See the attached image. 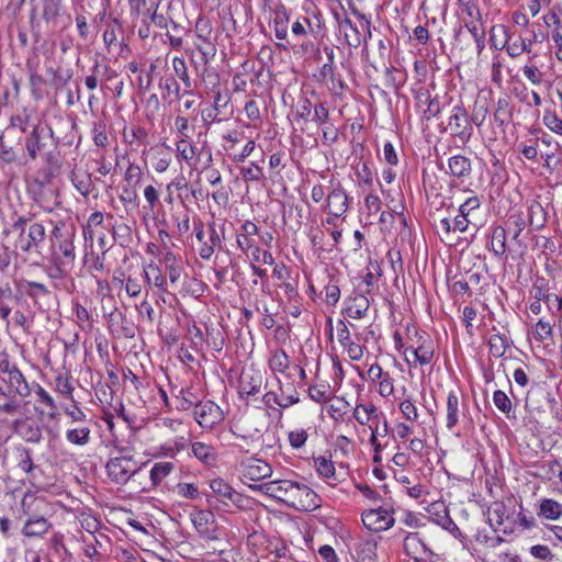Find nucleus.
I'll list each match as a JSON object with an SVG mask.
<instances>
[{"label": "nucleus", "instance_id": "obj_39", "mask_svg": "<svg viewBox=\"0 0 562 562\" xmlns=\"http://www.w3.org/2000/svg\"><path fill=\"white\" fill-rule=\"evenodd\" d=\"M538 36L537 34H533V40H525V38H521V37H518L516 41L514 42H510V43H507V46H506V52L507 54L515 58V57H518L520 56L522 53H529L531 50V45H532V42H538Z\"/></svg>", "mask_w": 562, "mask_h": 562}, {"label": "nucleus", "instance_id": "obj_21", "mask_svg": "<svg viewBox=\"0 0 562 562\" xmlns=\"http://www.w3.org/2000/svg\"><path fill=\"white\" fill-rule=\"evenodd\" d=\"M370 302L364 294H356L346 301L345 313L352 319L364 318L368 314Z\"/></svg>", "mask_w": 562, "mask_h": 562}, {"label": "nucleus", "instance_id": "obj_27", "mask_svg": "<svg viewBox=\"0 0 562 562\" xmlns=\"http://www.w3.org/2000/svg\"><path fill=\"white\" fill-rule=\"evenodd\" d=\"M378 542L372 538L361 539L356 546V554L360 562H376Z\"/></svg>", "mask_w": 562, "mask_h": 562}, {"label": "nucleus", "instance_id": "obj_43", "mask_svg": "<svg viewBox=\"0 0 562 562\" xmlns=\"http://www.w3.org/2000/svg\"><path fill=\"white\" fill-rule=\"evenodd\" d=\"M491 249L495 256H503L506 252V229L497 226L493 229Z\"/></svg>", "mask_w": 562, "mask_h": 562}, {"label": "nucleus", "instance_id": "obj_33", "mask_svg": "<svg viewBox=\"0 0 562 562\" xmlns=\"http://www.w3.org/2000/svg\"><path fill=\"white\" fill-rule=\"evenodd\" d=\"M338 26L345 32V36L349 45L358 47L362 43V35L359 29L347 15H344L342 19H338Z\"/></svg>", "mask_w": 562, "mask_h": 562}, {"label": "nucleus", "instance_id": "obj_52", "mask_svg": "<svg viewBox=\"0 0 562 562\" xmlns=\"http://www.w3.org/2000/svg\"><path fill=\"white\" fill-rule=\"evenodd\" d=\"M481 200L477 195L468 198L459 207V213L473 221L474 213L480 209Z\"/></svg>", "mask_w": 562, "mask_h": 562}, {"label": "nucleus", "instance_id": "obj_61", "mask_svg": "<svg viewBox=\"0 0 562 562\" xmlns=\"http://www.w3.org/2000/svg\"><path fill=\"white\" fill-rule=\"evenodd\" d=\"M400 411L409 422H415L418 418L417 407L411 398H405L400 403Z\"/></svg>", "mask_w": 562, "mask_h": 562}, {"label": "nucleus", "instance_id": "obj_45", "mask_svg": "<svg viewBox=\"0 0 562 562\" xmlns=\"http://www.w3.org/2000/svg\"><path fill=\"white\" fill-rule=\"evenodd\" d=\"M195 146L189 139H178L176 142V153L179 161L190 164L195 156Z\"/></svg>", "mask_w": 562, "mask_h": 562}, {"label": "nucleus", "instance_id": "obj_17", "mask_svg": "<svg viewBox=\"0 0 562 562\" xmlns=\"http://www.w3.org/2000/svg\"><path fill=\"white\" fill-rule=\"evenodd\" d=\"M367 373L370 381L379 384V394L381 396L386 397L393 393V379L378 363L371 364Z\"/></svg>", "mask_w": 562, "mask_h": 562}, {"label": "nucleus", "instance_id": "obj_13", "mask_svg": "<svg viewBox=\"0 0 562 562\" xmlns=\"http://www.w3.org/2000/svg\"><path fill=\"white\" fill-rule=\"evenodd\" d=\"M14 431L26 442L38 443L42 440V428L32 417L18 418L13 422Z\"/></svg>", "mask_w": 562, "mask_h": 562}, {"label": "nucleus", "instance_id": "obj_30", "mask_svg": "<svg viewBox=\"0 0 562 562\" xmlns=\"http://www.w3.org/2000/svg\"><path fill=\"white\" fill-rule=\"evenodd\" d=\"M8 374V383L10 384V387L14 390L16 394H19L22 397H26L31 394V389L25 381L24 375L22 372L16 369H10L7 371Z\"/></svg>", "mask_w": 562, "mask_h": 562}, {"label": "nucleus", "instance_id": "obj_24", "mask_svg": "<svg viewBox=\"0 0 562 562\" xmlns=\"http://www.w3.org/2000/svg\"><path fill=\"white\" fill-rule=\"evenodd\" d=\"M463 411L460 408L459 397L456 392H449L447 396L446 427L451 430L460 422Z\"/></svg>", "mask_w": 562, "mask_h": 562}, {"label": "nucleus", "instance_id": "obj_59", "mask_svg": "<svg viewBox=\"0 0 562 562\" xmlns=\"http://www.w3.org/2000/svg\"><path fill=\"white\" fill-rule=\"evenodd\" d=\"M356 176L364 184L371 186L373 182V172L366 161H360L356 165Z\"/></svg>", "mask_w": 562, "mask_h": 562}, {"label": "nucleus", "instance_id": "obj_34", "mask_svg": "<svg viewBox=\"0 0 562 562\" xmlns=\"http://www.w3.org/2000/svg\"><path fill=\"white\" fill-rule=\"evenodd\" d=\"M528 221L529 225L536 231L544 227L547 223V212L539 202L532 201L530 203L528 209Z\"/></svg>", "mask_w": 562, "mask_h": 562}, {"label": "nucleus", "instance_id": "obj_2", "mask_svg": "<svg viewBox=\"0 0 562 562\" xmlns=\"http://www.w3.org/2000/svg\"><path fill=\"white\" fill-rule=\"evenodd\" d=\"M24 216H19L10 228L3 229L2 247L4 249L13 248L16 251L27 254L32 249H37L46 236L45 227L42 223L33 222Z\"/></svg>", "mask_w": 562, "mask_h": 562}, {"label": "nucleus", "instance_id": "obj_60", "mask_svg": "<svg viewBox=\"0 0 562 562\" xmlns=\"http://www.w3.org/2000/svg\"><path fill=\"white\" fill-rule=\"evenodd\" d=\"M120 200L124 205H137L138 204V193L137 187L125 184L122 188V193L120 194Z\"/></svg>", "mask_w": 562, "mask_h": 562}, {"label": "nucleus", "instance_id": "obj_6", "mask_svg": "<svg viewBox=\"0 0 562 562\" xmlns=\"http://www.w3.org/2000/svg\"><path fill=\"white\" fill-rule=\"evenodd\" d=\"M194 419L205 429H211L223 420V411L213 401L200 402L194 405Z\"/></svg>", "mask_w": 562, "mask_h": 562}, {"label": "nucleus", "instance_id": "obj_4", "mask_svg": "<svg viewBox=\"0 0 562 562\" xmlns=\"http://www.w3.org/2000/svg\"><path fill=\"white\" fill-rule=\"evenodd\" d=\"M286 495V505L296 510L312 512L321 506L317 494L307 485L292 481Z\"/></svg>", "mask_w": 562, "mask_h": 562}, {"label": "nucleus", "instance_id": "obj_63", "mask_svg": "<svg viewBox=\"0 0 562 562\" xmlns=\"http://www.w3.org/2000/svg\"><path fill=\"white\" fill-rule=\"evenodd\" d=\"M55 390L68 398H72L74 387L68 376L58 375L55 379Z\"/></svg>", "mask_w": 562, "mask_h": 562}, {"label": "nucleus", "instance_id": "obj_51", "mask_svg": "<svg viewBox=\"0 0 562 562\" xmlns=\"http://www.w3.org/2000/svg\"><path fill=\"white\" fill-rule=\"evenodd\" d=\"M493 402L494 405L504 413L507 417L510 416V413L513 411V403L512 400L508 397V395L501 390H497L493 394Z\"/></svg>", "mask_w": 562, "mask_h": 562}, {"label": "nucleus", "instance_id": "obj_49", "mask_svg": "<svg viewBox=\"0 0 562 562\" xmlns=\"http://www.w3.org/2000/svg\"><path fill=\"white\" fill-rule=\"evenodd\" d=\"M526 227V221L521 213L512 214L508 218V231L513 235V239L519 241V236Z\"/></svg>", "mask_w": 562, "mask_h": 562}, {"label": "nucleus", "instance_id": "obj_22", "mask_svg": "<svg viewBox=\"0 0 562 562\" xmlns=\"http://www.w3.org/2000/svg\"><path fill=\"white\" fill-rule=\"evenodd\" d=\"M279 384V393L271 391L267 392L263 395V401L266 404L270 405L271 403H274L282 408H286L290 407L291 405L299 403L300 398L295 387L290 386V389H292V392L289 395H284V386L281 384L280 381Z\"/></svg>", "mask_w": 562, "mask_h": 562}, {"label": "nucleus", "instance_id": "obj_14", "mask_svg": "<svg viewBox=\"0 0 562 562\" xmlns=\"http://www.w3.org/2000/svg\"><path fill=\"white\" fill-rule=\"evenodd\" d=\"M427 513L432 522L439 525L445 530L449 531L452 535L459 532V528L452 518L449 516L448 509L445 507L443 503H431L427 507Z\"/></svg>", "mask_w": 562, "mask_h": 562}, {"label": "nucleus", "instance_id": "obj_26", "mask_svg": "<svg viewBox=\"0 0 562 562\" xmlns=\"http://www.w3.org/2000/svg\"><path fill=\"white\" fill-rule=\"evenodd\" d=\"M193 456L205 465H214L217 461L216 449L205 442L196 441L191 446Z\"/></svg>", "mask_w": 562, "mask_h": 562}, {"label": "nucleus", "instance_id": "obj_47", "mask_svg": "<svg viewBox=\"0 0 562 562\" xmlns=\"http://www.w3.org/2000/svg\"><path fill=\"white\" fill-rule=\"evenodd\" d=\"M71 182L74 187L83 195L88 196L92 189V181L90 175L72 172Z\"/></svg>", "mask_w": 562, "mask_h": 562}, {"label": "nucleus", "instance_id": "obj_56", "mask_svg": "<svg viewBox=\"0 0 562 562\" xmlns=\"http://www.w3.org/2000/svg\"><path fill=\"white\" fill-rule=\"evenodd\" d=\"M521 70L527 80L532 85L539 86L542 83L544 72H542L536 65L528 63Z\"/></svg>", "mask_w": 562, "mask_h": 562}, {"label": "nucleus", "instance_id": "obj_19", "mask_svg": "<svg viewBox=\"0 0 562 562\" xmlns=\"http://www.w3.org/2000/svg\"><path fill=\"white\" fill-rule=\"evenodd\" d=\"M52 528V524L43 516H30L23 527L22 535L27 538H44Z\"/></svg>", "mask_w": 562, "mask_h": 562}, {"label": "nucleus", "instance_id": "obj_5", "mask_svg": "<svg viewBox=\"0 0 562 562\" xmlns=\"http://www.w3.org/2000/svg\"><path fill=\"white\" fill-rule=\"evenodd\" d=\"M451 135L467 144L473 135L470 117L462 105H454L448 117L447 127Z\"/></svg>", "mask_w": 562, "mask_h": 562}, {"label": "nucleus", "instance_id": "obj_57", "mask_svg": "<svg viewBox=\"0 0 562 562\" xmlns=\"http://www.w3.org/2000/svg\"><path fill=\"white\" fill-rule=\"evenodd\" d=\"M241 178L248 181H260L263 178L262 169L255 162H250L240 169Z\"/></svg>", "mask_w": 562, "mask_h": 562}, {"label": "nucleus", "instance_id": "obj_53", "mask_svg": "<svg viewBox=\"0 0 562 562\" xmlns=\"http://www.w3.org/2000/svg\"><path fill=\"white\" fill-rule=\"evenodd\" d=\"M535 339L539 342H543L552 337V326L544 319H539L532 331Z\"/></svg>", "mask_w": 562, "mask_h": 562}, {"label": "nucleus", "instance_id": "obj_41", "mask_svg": "<svg viewBox=\"0 0 562 562\" xmlns=\"http://www.w3.org/2000/svg\"><path fill=\"white\" fill-rule=\"evenodd\" d=\"M314 468L322 477L326 480H336V470L329 458L324 456L314 458Z\"/></svg>", "mask_w": 562, "mask_h": 562}, {"label": "nucleus", "instance_id": "obj_37", "mask_svg": "<svg viewBox=\"0 0 562 562\" xmlns=\"http://www.w3.org/2000/svg\"><path fill=\"white\" fill-rule=\"evenodd\" d=\"M144 276L148 283H153L161 292H167V280L157 265L149 263L144 270Z\"/></svg>", "mask_w": 562, "mask_h": 562}, {"label": "nucleus", "instance_id": "obj_3", "mask_svg": "<svg viewBox=\"0 0 562 562\" xmlns=\"http://www.w3.org/2000/svg\"><path fill=\"white\" fill-rule=\"evenodd\" d=\"M105 469L113 483L124 485L140 471L142 464L132 456H119L110 458Z\"/></svg>", "mask_w": 562, "mask_h": 562}, {"label": "nucleus", "instance_id": "obj_1", "mask_svg": "<svg viewBox=\"0 0 562 562\" xmlns=\"http://www.w3.org/2000/svg\"><path fill=\"white\" fill-rule=\"evenodd\" d=\"M290 21V10L283 3H279L272 11L270 26L273 30L276 38L286 44H290V37L295 41L304 40L308 35L316 37L325 27L323 14L317 9L312 11L311 16L297 15L291 23V32L289 34Z\"/></svg>", "mask_w": 562, "mask_h": 562}, {"label": "nucleus", "instance_id": "obj_55", "mask_svg": "<svg viewBox=\"0 0 562 562\" xmlns=\"http://www.w3.org/2000/svg\"><path fill=\"white\" fill-rule=\"evenodd\" d=\"M468 31L471 33L474 42L476 43L477 50L484 48L485 31L479 21H472L467 24Z\"/></svg>", "mask_w": 562, "mask_h": 562}, {"label": "nucleus", "instance_id": "obj_46", "mask_svg": "<svg viewBox=\"0 0 562 562\" xmlns=\"http://www.w3.org/2000/svg\"><path fill=\"white\" fill-rule=\"evenodd\" d=\"M533 299H535V301L546 302L549 310H552L551 302H557V312L562 314V297L561 296H559L554 293H549V292L544 291L542 288L536 286L533 289Z\"/></svg>", "mask_w": 562, "mask_h": 562}, {"label": "nucleus", "instance_id": "obj_20", "mask_svg": "<svg viewBox=\"0 0 562 562\" xmlns=\"http://www.w3.org/2000/svg\"><path fill=\"white\" fill-rule=\"evenodd\" d=\"M65 437L66 440L74 446H87L91 440L90 422L69 425L66 429Z\"/></svg>", "mask_w": 562, "mask_h": 562}, {"label": "nucleus", "instance_id": "obj_29", "mask_svg": "<svg viewBox=\"0 0 562 562\" xmlns=\"http://www.w3.org/2000/svg\"><path fill=\"white\" fill-rule=\"evenodd\" d=\"M195 37L194 46L201 55L202 63L207 65L215 57L216 47L206 34L196 33Z\"/></svg>", "mask_w": 562, "mask_h": 562}, {"label": "nucleus", "instance_id": "obj_58", "mask_svg": "<svg viewBox=\"0 0 562 562\" xmlns=\"http://www.w3.org/2000/svg\"><path fill=\"white\" fill-rule=\"evenodd\" d=\"M289 442L293 449H301L308 438L307 430L303 428H295L289 432Z\"/></svg>", "mask_w": 562, "mask_h": 562}, {"label": "nucleus", "instance_id": "obj_7", "mask_svg": "<svg viewBox=\"0 0 562 562\" xmlns=\"http://www.w3.org/2000/svg\"><path fill=\"white\" fill-rule=\"evenodd\" d=\"M361 519L364 527L373 532L387 530L395 522L392 512L382 507L364 510Z\"/></svg>", "mask_w": 562, "mask_h": 562}, {"label": "nucleus", "instance_id": "obj_44", "mask_svg": "<svg viewBox=\"0 0 562 562\" xmlns=\"http://www.w3.org/2000/svg\"><path fill=\"white\" fill-rule=\"evenodd\" d=\"M43 128L38 125H35L30 134V136L25 140V148L27 155L31 159H35L38 150L42 147L41 137H42Z\"/></svg>", "mask_w": 562, "mask_h": 562}, {"label": "nucleus", "instance_id": "obj_48", "mask_svg": "<svg viewBox=\"0 0 562 562\" xmlns=\"http://www.w3.org/2000/svg\"><path fill=\"white\" fill-rule=\"evenodd\" d=\"M144 172L139 165L135 162H130L125 172H124V181L127 186L138 187L142 182Z\"/></svg>", "mask_w": 562, "mask_h": 562}, {"label": "nucleus", "instance_id": "obj_42", "mask_svg": "<svg viewBox=\"0 0 562 562\" xmlns=\"http://www.w3.org/2000/svg\"><path fill=\"white\" fill-rule=\"evenodd\" d=\"M490 353L495 358H501L509 347V339L506 335L494 334L488 340Z\"/></svg>", "mask_w": 562, "mask_h": 562}, {"label": "nucleus", "instance_id": "obj_38", "mask_svg": "<svg viewBox=\"0 0 562 562\" xmlns=\"http://www.w3.org/2000/svg\"><path fill=\"white\" fill-rule=\"evenodd\" d=\"M175 469V464L169 461L157 462L153 465L149 477L154 486L159 485Z\"/></svg>", "mask_w": 562, "mask_h": 562}, {"label": "nucleus", "instance_id": "obj_28", "mask_svg": "<svg viewBox=\"0 0 562 562\" xmlns=\"http://www.w3.org/2000/svg\"><path fill=\"white\" fill-rule=\"evenodd\" d=\"M172 161L171 147L164 144L157 147L151 158L153 168L157 173L167 171Z\"/></svg>", "mask_w": 562, "mask_h": 562}, {"label": "nucleus", "instance_id": "obj_35", "mask_svg": "<svg viewBox=\"0 0 562 562\" xmlns=\"http://www.w3.org/2000/svg\"><path fill=\"white\" fill-rule=\"evenodd\" d=\"M268 367L273 373H284L290 367V359L284 350L277 349L268 359Z\"/></svg>", "mask_w": 562, "mask_h": 562}, {"label": "nucleus", "instance_id": "obj_8", "mask_svg": "<svg viewBox=\"0 0 562 562\" xmlns=\"http://www.w3.org/2000/svg\"><path fill=\"white\" fill-rule=\"evenodd\" d=\"M263 373L255 366L244 368L239 381L238 393L240 397L255 396L261 391Z\"/></svg>", "mask_w": 562, "mask_h": 562}, {"label": "nucleus", "instance_id": "obj_64", "mask_svg": "<svg viewBox=\"0 0 562 562\" xmlns=\"http://www.w3.org/2000/svg\"><path fill=\"white\" fill-rule=\"evenodd\" d=\"M543 124L553 133L562 135V120L555 113H546Z\"/></svg>", "mask_w": 562, "mask_h": 562}, {"label": "nucleus", "instance_id": "obj_32", "mask_svg": "<svg viewBox=\"0 0 562 562\" xmlns=\"http://www.w3.org/2000/svg\"><path fill=\"white\" fill-rule=\"evenodd\" d=\"M16 285L27 296H30L35 304L38 299L49 294V290L47 289V286L40 282L21 280V281L16 282Z\"/></svg>", "mask_w": 562, "mask_h": 562}, {"label": "nucleus", "instance_id": "obj_40", "mask_svg": "<svg viewBox=\"0 0 562 562\" xmlns=\"http://www.w3.org/2000/svg\"><path fill=\"white\" fill-rule=\"evenodd\" d=\"M144 198L146 204L143 206V210L155 218L156 209L160 204L159 191L153 184H148L144 188Z\"/></svg>", "mask_w": 562, "mask_h": 562}, {"label": "nucleus", "instance_id": "obj_12", "mask_svg": "<svg viewBox=\"0 0 562 562\" xmlns=\"http://www.w3.org/2000/svg\"><path fill=\"white\" fill-rule=\"evenodd\" d=\"M53 258L59 268L72 267L76 260L74 236L53 243Z\"/></svg>", "mask_w": 562, "mask_h": 562}, {"label": "nucleus", "instance_id": "obj_11", "mask_svg": "<svg viewBox=\"0 0 562 562\" xmlns=\"http://www.w3.org/2000/svg\"><path fill=\"white\" fill-rule=\"evenodd\" d=\"M239 472L244 479L260 481L271 476L272 468L265 460L247 458L240 462Z\"/></svg>", "mask_w": 562, "mask_h": 562}, {"label": "nucleus", "instance_id": "obj_16", "mask_svg": "<svg viewBox=\"0 0 562 562\" xmlns=\"http://www.w3.org/2000/svg\"><path fill=\"white\" fill-rule=\"evenodd\" d=\"M195 530L203 537L212 538L215 531V516L211 510L201 509L191 514Z\"/></svg>", "mask_w": 562, "mask_h": 562}, {"label": "nucleus", "instance_id": "obj_36", "mask_svg": "<svg viewBox=\"0 0 562 562\" xmlns=\"http://www.w3.org/2000/svg\"><path fill=\"white\" fill-rule=\"evenodd\" d=\"M539 515L549 520H557L562 516V504L551 498H544L540 502Z\"/></svg>", "mask_w": 562, "mask_h": 562}, {"label": "nucleus", "instance_id": "obj_18", "mask_svg": "<svg viewBox=\"0 0 562 562\" xmlns=\"http://www.w3.org/2000/svg\"><path fill=\"white\" fill-rule=\"evenodd\" d=\"M447 173L460 181L469 178L472 173V162L470 158L464 155H454L448 159Z\"/></svg>", "mask_w": 562, "mask_h": 562}, {"label": "nucleus", "instance_id": "obj_15", "mask_svg": "<svg viewBox=\"0 0 562 562\" xmlns=\"http://www.w3.org/2000/svg\"><path fill=\"white\" fill-rule=\"evenodd\" d=\"M291 480H276L263 484H252L249 487L252 491H259L268 496L283 502L286 505V495L290 490L286 484H291Z\"/></svg>", "mask_w": 562, "mask_h": 562}, {"label": "nucleus", "instance_id": "obj_31", "mask_svg": "<svg viewBox=\"0 0 562 562\" xmlns=\"http://www.w3.org/2000/svg\"><path fill=\"white\" fill-rule=\"evenodd\" d=\"M383 413L372 405L357 404L353 409V418L360 425H369L371 420L379 419Z\"/></svg>", "mask_w": 562, "mask_h": 562}, {"label": "nucleus", "instance_id": "obj_10", "mask_svg": "<svg viewBox=\"0 0 562 562\" xmlns=\"http://www.w3.org/2000/svg\"><path fill=\"white\" fill-rule=\"evenodd\" d=\"M210 488L216 496L217 501L225 507H229L232 505L241 507L243 496L222 477L211 480Z\"/></svg>", "mask_w": 562, "mask_h": 562}, {"label": "nucleus", "instance_id": "obj_50", "mask_svg": "<svg viewBox=\"0 0 562 562\" xmlns=\"http://www.w3.org/2000/svg\"><path fill=\"white\" fill-rule=\"evenodd\" d=\"M35 394L37 396V401L49 409L48 416L54 418L56 416L57 406L50 394L40 384H36Z\"/></svg>", "mask_w": 562, "mask_h": 562}, {"label": "nucleus", "instance_id": "obj_25", "mask_svg": "<svg viewBox=\"0 0 562 562\" xmlns=\"http://www.w3.org/2000/svg\"><path fill=\"white\" fill-rule=\"evenodd\" d=\"M403 549L407 555L414 558L415 560L423 558V555L427 552L426 544L417 532H409L405 536L403 541Z\"/></svg>", "mask_w": 562, "mask_h": 562}, {"label": "nucleus", "instance_id": "obj_9", "mask_svg": "<svg viewBox=\"0 0 562 562\" xmlns=\"http://www.w3.org/2000/svg\"><path fill=\"white\" fill-rule=\"evenodd\" d=\"M348 210V196L340 182L330 180L325 211L329 215L342 216Z\"/></svg>", "mask_w": 562, "mask_h": 562}, {"label": "nucleus", "instance_id": "obj_62", "mask_svg": "<svg viewBox=\"0 0 562 562\" xmlns=\"http://www.w3.org/2000/svg\"><path fill=\"white\" fill-rule=\"evenodd\" d=\"M426 100L428 101V105L423 110V117L427 121L431 120L432 117H436L440 111V102L435 97L426 95Z\"/></svg>", "mask_w": 562, "mask_h": 562}, {"label": "nucleus", "instance_id": "obj_54", "mask_svg": "<svg viewBox=\"0 0 562 562\" xmlns=\"http://www.w3.org/2000/svg\"><path fill=\"white\" fill-rule=\"evenodd\" d=\"M172 221L176 224V229L178 235L183 236L189 233L191 226H190V215L189 211L184 210L180 213L172 214Z\"/></svg>", "mask_w": 562, "mask_h": 562}, {"label": "nucleus", "instance_id": "obj_23", "mask_svg": "<svg viewBox=\"0 0 562 562\" xmlns=\"http://www.w3.org/2000/svg\"><path fill=\"white\" fill-rule=\"evenodd\" d=\"M404 356L407 363L427 366L432 361L434 349L426 345L419 346L417 348L411 347L404 350Z\"/></svg>", "mask_w": 562, "mask_h": 562}]
</instances>
